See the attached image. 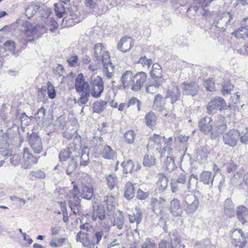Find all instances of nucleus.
Returning <instances> with one entry per match:
<instances>
[{
    "mask_svg": "<svg viewBox=\"0 0 248 248\" xmlns=\"http://www.w3.org/2000/svg\"><path fill=\"white\" fill-rule=\"evenodd\" d=\"M169 179L163 174L159 175V179L157 182V185L159 187L160 190L164 191L168 186Z\"/></svg>",
    "mask_w": 248,
    "mask_h": 248,
    "instance_id": "37998d69",
    "label": "nucleus"
},
{
    "mask_svg": "<svg viewBox=\"0 0 248 248\" xmlns=\"http://www.w3.org/2000/svg\"><path fill=\"white\" fill-rule=\"evenodd\" d=\"M94 55L96 60L101 61L104 67V73L108 78L113 76L114 66L110 60L108 52L106 51L101 43L96 44L94 47Z\"/></svg>",
    "mask_w": 248,
    "mask_h": 248,
    "instance_id": "f03ea898",
    "label": "nucleus"
},
{
    "mask_svg": "<svg viewBox=\"0 0 248 248\" xmlns=\"http://www.w3.org/2000/svg\"><path fill=\"white\" fill-rule=\"evenodd\" d=\"M181 97V93L177 84L171 82L167 89L166 98H170V103L173 104L179 100Z\"/></svg>",
    "mask_w": 248,
    "mask_h": 248,
    "instance_id": "9b49d317",
    "label": "nucleus"
},
{
    "mask_svg": "<svg viewBox=\"0 0 248 248\" xmlns=\"http://www.w3.org/2000/svg\"><path fill=\"white\" fill-rule=\"evenodd\" d=\"M164 163L166 169L169 172H171L177 167L174 158L171 156H167Z\"/></svg>",
    "mask_w": 248,
    "mask_h": 248,
    "instance_id": "a18cd8bd",
    "label": "nucleus"
},
{
    "mask_svg": "<svg viewBox=\"0 0 248 248\" xmlns=\"http://www.w3.org/2000/svg\"><path fill=\"white\" fill-rule=\"evenodd\" d=\"M199 203L198 197L193 193L186 194L183 198V207L187 215L194 213L198 209Z\"/></svg>",
    "mask_w": 248,
    "mask_h": 248,
    "instance_id": "20e7f679",
    "label": "nucleus"
},
{
    "mask_svg": "<svg viewBox=\"0 0 248 248\" xmlns=\"http://www.w3.org/2000/svg\"><path fill=\"white\" fill-rule=\"evenodd\" d=\"M121 165L123 168L124 172L126 174L132 173L135 167V164L131 160H128L126 161H124L122 163Z\"/></svg>",
    "mask_w": 248,
    "mask_h": 248,
    "instance_id": "49530a36",
    "label": "nucleus"
},
{
    "mask_svg": "<svg viewBox=\"0 0 248 248\" xmlns=\"http://www.w3.org/2000/svg\"><path fill=\"white\" fill-rule=\"evenodd\" d=\"M215 175L210 171H203L200 175L199 179L200 182L205 185H212Z\"/></svg>",
    "mask_w": 248,
    "mask_h": 248,
    "instance_id": "473e14b6",
    "label": "nucleus"
},
{
    "mask_svg": "<svg viewBox=\"0 0 248 248\" xmlns=\"http://www.w3.org/2000/svg\"><path fill=\"white\" fill-rule=\"evenodd\" d=\"M227 107L225 100L221 97H216L213 98L206 106V112L209 115H213L217 113V110L221 111Z\"/></svg>",
    "mask_w": 248,
    "mask_h": 248,
    "instance_id": "6e6552de",
    "label": "nucleus"
},
{
    "mask_svg": "<svg viewBox=\"0 0 248 248\" xmlns=\"http://www.w3.org/2000/svg\"><path fill=\"white\" fill-rule=\"evenodd\" d=\"M88 233L84 231H79L77 235L76 240L82 243L83 246L89 245L88 244Z\"/></svg>",
    "mask_w": 248,
    "mask_h": 248,
    "instance_id": "8fccbe9b",
    "label": "nucleus"
},
{
    "mask_svg": "<svg viewBox=\"0 0 248 248\" xmlns=\"http://www.w3.org/2000/svg\"><path fill=\"white\" fill-rule=\"evenodd\" d=\"M78 56L74 55L70 56L66 61L70 67H76L78 65Z\"/></svg>",
    "mask_w": 248,
    "mask_h": 248,
    "instance_id": "69168bd1",
    "label": "nucleus"
},
{
    "mask_svg": "<svg viewBox=\"0 0 248 248\" xmlns=\"http://www.w3.org/2000/svg\"><path fill=\"white\" fill-rule=\"evenodd\" d=\"M210 150L207 146H203L198 148L196 152V160L200 164L205 163L208 158Z\"/></svg>",
    "mask_w": 248,
    "mask_h": 248,
    "instance_id": "412c9836",
    "label": "nucleus"
},
{
    "mask_svg": "<svg viewBox=\"0 0 248 248\" xmlns=\"http://www.w3.org/2000/svg\"><path fill=\"white\" fill-rule=\"evenodd\" d=\"M170 238V248H185L184 245L180 244V238L178 236L177 232L174 231L169 234Z\"/></svg>",
    "mask_w": 248,
    "mask_h": 248,
    "instance_id": "2f4dec72",
    "label": "nucleus"
},
{
    "mask_svg": "<svg viewBox=\"0 0 248 248\" xmlns=\"http://www.w3.org/2000/svg\"><path fill=\"white\" fill-rule=\"evenodd\" d=\"M136 134L133 130H128L124 134L126 142L129 144H132L135 140Z\"/></svg>",
    "mask_w": 248,
    "mask_h": 248,
    "instance_id": "680f3d73",
    "label": "nucleus"
},
{
    "mask_svg": "<svg viewBox=\"0 0 248 248\" xmlns=\"http://www.w3.org/2000/svg\"><path fill=\"white\" fill-rule=\"evenodd\" d=\"M47 94L51 99H54L56 95V91L53 85L50 81L47 82Z\"/></svg>",
    "mask_w": 248,
    "mask_h": 248,
    "instance_id": "e2e57ef3",
    "label": "nucleus"
},
{
    "mask_svg": "<svg viewBox=\"0 0 248 248\" xmlns=\"http://www.w3.org/2000/svg\"><path fill=\"white\" fill-rule=\"evenodd\" d=\"M23 157L21 164L22 167L24 169H30L37 163L40 156H34L32 154H25Z\"/></svg>",
    "mask_w": 248,
    "mask_h": 248,
    "instance_id": "bb28decb",
    "label": "nucleus"
},
{
    "mask_svg": "<svg viewBox=\"0 0 248 248\" xmlns=\"http://www.w3.org/2000/svg\"><path fill=\"white\" fill-rule=\"evenodd\" d=\"M232 34L237 38H248V17L242 19L241 22V27L234 31Z\"/></svg>",
    "mask_w": 248,
    "mask_h": 248,
    "instance_id": "4be33fe9",
    "label": "nucleus"
},
{
    "mask_svg": "<svg viewBox=\"0 0 248 248\" xmlns=\"http://www.w3.org/2000/svg\"><path fill=\"white\" fill-rule=\"evenodd\" d=\"M104 202H105L108 210H112L115 206L116 201L114 196L108 195L104 198Z\"/></svg>",
    "mask_w": 248,
    "mask_h": 248,
    "instance_id": "09e8293b",
    "label": "nucleus"
},
{
    "mask_svg": "<svg viewBox=\"0 0 248 248\" xmlns=\"http://www.w3.org/2000/svg\"><path fill=\"white\" fill-rule=\"evenodd\" d=\"M212 122V118L207 116L201 118L198 122V127L200 130L205 135L211 134L213 128Z\"/></svg>",
    "mask_w": 248,
    "mask_h": 248,
    "instance_id": "f3484780",
    "label": "nucleus"
},
{
    "mask_svg": "<svg viewBox=\"0 0 248 248\" xmlns=\"http://www.w3.org/2000/svg\"><path fill=\"white\" fill-rule=\"evenodd\" d=\"M156 116L153 111H150L146 114L144 118L145 124L149 127H152L156 124Z\"/></svg>",
    "mask_w": 248,
    "mask_h": 248,
    "instance_id": "ea45409f",
    "label": "nucleus"
},
{
    "mask_svg": "<svg viewBox=\"0 0 248 248\" xmlns=\"http://www.w3.org/2000/svg\"><path fill=\"white\" fill-rule=\"evenodd\" d=\"M240 136V133L235 129H230L223 135V141L225 145L234 147Z\"/></svg>",
    "mask_w": 248,
    "mask_h": 248,
    "instance_id": "f8f14e48",
    "label": "nucleus"
},
{
    "mask_svg": "<svg viewBox=\"0 0 248 248\" xmlns=\"http://www.w3.org/2000/svg\"><path fill=\"white\" fill-rule=\"evenodd\" d=\"M106 179L109 189H113L118 183L117 177L115 175L109 174L106 176Z\"/></svg>",
    "mask_w": 248,
    "mask_h": 248,
    "instance_id": "de8ad7c7",
    "label": "nucleus"
},
{
    "mask_svg": "<svg viewBox=\"0 0 248 248\" xmlns=\"http://www.w3.org/2000/svg\"><path fill=\"white\" fill-rule=\"evenodd\" d=\"M103 158L107 159H113L115 157V152L110 146L105 145L101 152Z\"/></svg>",
    "mask_w": 248,
    "mask_h": 248,
    "instance_id": "4c0bfd02",
    "label": "nucleus"
},
{
    "mask_svg": "<svg viewBox=\"0 0 248 248\" xmlns=\"http://www.w3.org/2000/svg\"><path fill=\"white\" fill-rule=\"evenodd\" d=\"M204 85L207 91L212 92L216 90L214 80L212 79L205 80L204 82Z\"/></svg>",
    "mask_w": 248,
    "mask_h": 248,
    "instance_id": "338daca9",
    "label": "nucleus"
},
{
    "mask_svg": "<svg viewBox=\"0 0 248 248\" xmlns=\"http://www.w3.org/2000/svg\"><path fill=\"white\" fill-rule=\"evenodd\" d=\"M81 146L79 143L77 144L75 142L69 144L65 149H62L59 154V159L60 162H65L73 156L75 157L77 155H80L79 149Z\"/></svg>",
    "mask_w": 248,
    "mask_h": 248,
    "instance_id": "39448f33",
    "label": "nucleus"
},
{
    "mask_svg": "<svg viewBox=\"0 0 248 248\" xmlns=\"http://www.w3.org/2000/svg\"><path fill=\"white\" fill-rule=\"evenodd\" d=\"M235 215L238 220L245 224L248 222V208L244 206H239L236 208Z\"/></svg>",
    "mask_w": 248,
    "mask_h": 248,
    "instance_id": "c85d7f7f",
    "label": "nucleus"
},
{
    "mask_svg": "<svg viewBox=\"0 0 248 248\" xmlns=\"http://www.w3.org/2000/svg\"><path fill=\"white\" fill-rule=\"evenodd\" d=\"M163 139L164 140V141H165V146L163 148V149L161 151V156L162 157L163 156V155L166 153V152L167 153L168 155H170L172 152V148H171V146L172 145V137H169L167 140H165L166 138L165 137H163Z\"/></svg>",
    "mask_w": 248,
    "mask_h": 248,
    "instance_id": "79ce46f5",
    "label": "nucleus"
},
{
    "mask_svg": "<svg viewBox=\"0 0 248 248\" xmlns=\"http://www.w3.org/2000/svg\"><path fill=\"white\" fill-rule=\"evenodd\" d=\"M142 218V212L139 208H136V212L132 214L129 215V220L131 223H136L139 224Z\"/></svg>",
    "mask_w": 248,
    "mask_h": 248,
    "instance_id": "e433bc0d",
    "label": "nucleus"
},
{
    "mask_svg": "<svg viewBox=\"0 0 248 248\" xmlns=\"http://www.w3.org/2000/svg\"><path fill=\"white\" fill-rule=\"evenodd\" d=\"M103 234V232L102 231H96L93 233L91 241L93 243L94 245H99L102 238Z\"/></svg>",
    "mask_w": 248,
    "mask_h": 248,
    "instance_id": "5fc2aeb1",
    "label": "nucleus"
},
{
    "mask_svg": "<svg viewBox=\"0 0 248 248\" xmlns=\"http://www.w3.org/2000/svg\"><path fill=\"white\" fill-rule=\"evenodd\" d=\"M9 135L6 133L0 134V152L6 153L3 155L5 157L11 156L12 155V150L9 149V144L8 142Z\"/></svg>",
    "mask_w": 248,
    "mask_h": 248,
    "instance_id": "a211bd4d",
    "label": "nucleus"
},
{
    "mask_svg": "<svg viewBox=\"0 0 248 248\" xmlns=\"http://www.w3.org/2000/svg\"><path fill=\"white\" fill-rule=\"evenodd\" d=\"M235 21L234 14L230 12L216 11L213 13L211 31L219 34L233 27Z\"/></svg>",
    "mask_w": 248,
    "mask_h": 248,
    "instance_id": "f257e3e1",
    "label": "nucleus"
},
{
    "mask_svg": "<svg viewBox=\"0 0 248 248\" xmlns=\"http://www.w3.org/2000/svg\"><path fill=\"white\" fill-rule=\"evenodd\" d=\"M134 43L132 38L130 37L125 36L122 38L118 43L117 48L123 52L129 51L133 46Z\"/></svg>",
    "mask_w": 248,
    "mask_h": 248,
    "instance_id": "a878e982",
    "label": "nucleus"
},
{
    "mask_svg": "<svg viewBox=\"0 0 248 248\" xmlns=\"http://www.w3.org/2000/svg\"><path fill=\"white\" fill-rule=\"evenodd\" d=\"M170 185L171 192L175 193V195L179 194L182 191L184 190L185 187H186L184 185L178 183L172 179L171 180Z\"/></svg>",
    "mask_w": 248,
    "mask_h": 248,
    "instance_id": "a19ab883",
    "label": "nucleus"
},
{
    "mask_svg": "<svg viewBox=\"0 0 248 248\" xmlns=\"http://www.w3.org/2000/svg\"><path fill=\"white\" fill-rule=\"evenodd\" d=\"M240 141L244 144L248 143V128L245 129L240 133L239 137Z\"/></svg>",
    "mask_w": 248,
    "mask_h": 248,
    "instance_id": "774afa93",
    "label": "nucleus"
},
{
    "mask_svg": "<svg viewBox=\"0 0 248 248\" xmlns=\"http://www.w3.org/2000/svg\"><path fill=\"white\" fill-rule=\"evenodd\" d=\"M163 96L160 94L155 95L154 99L153 107L155 109L161 110L162 108Z\"/></svg>",
    "mask_w": 248,
    "mask_h": 248,
    "instance_id": "864d4df0",
    "label": "nucleus"
},
{
    "mask_svg": "<svg viewBox=\"0 0 248 248\" xmlns=\"http://www.w3.org/2000/svg\"><path fill=\"white\" fill-rule=\"evenodd\" d=\"M147 75L144 72H138L134 75L135 84H133L132 90L133 91H140L146 80Z\"/></svg>",
    "mask_w": 248,
    "mask_h": 248,
    "instance_id": "5701e85b",
    "label": "nucleus"
},
{
    "mask_svg": "<svg viewBox=\"0 0 248 248\" xmlns=\"http://www.w3.org/2000/svg\"><path fill=\"white\" fill-rule=\"evenodd\" d=\"M150 75L155 81L159 82L162 79L161 66L157 63L154 64L150 71Z\"/></svg>",
    "mask_w": 248,
    "mask_h": 248,
    "instance_id": "72a5a7b5",
    "label": "nucleus"
},
{
    "mask_svg": "<svg viewBox=\"0 0 248 248\" xmlns=\"http://www.w3.org/2000/svg\"><path fill=\"white\" fill-rule=\"evenodd\" d=\"M3 48L5 51H9L14 53L15 49V43L13 41L8 40L3 44Z\"/></svg>",
    "mask_w": 248,
    "mask_h": 248,
    "instance_id": "13d9d810",
    "label": "nucleus"
},
{
    "mask_svg": "<svg viewBox=\"0 0 248 248\" xmlns=\"http://www.w3.org/2000/svg\"><path fill=\"white\" fill-rule=\"evenodd\" d=\"M80 196L82 198L91 200L93 195V189L91 183V178L88 176L85 177L81 182Z\"/></svg>",
    "mask_w": 248,
    "mask_h": 248,
    "instance_id": "1a4fd4ad",
    "label": "nucleus"
},
{
    "mask_svg": "<svg viewBox=\"0 0 248 248\" xmlns=\"http://www.w3.org/2000/svg\"><path fill=\"white\" fill-rule=\"evenodd\" d=\"M124 222V220L123 216L119 215L118 216L115 217L113 225V226H116L119 230H121L123 227Z\"/></svg>",
    "mask_w": 248,
    "mask_h": 248,
    "instance_id": "bf43d9fd",
    "label": "nucleus"
},
{
    "mask_svg": "<svg viewBox=\"0 0 248 248\" xmlns=\"http://www.w3.org/2000/svg\"><path fill=\"white\" fill-rule=\"evenodd\" d=\"M227 128L226 124L223 122H218L215 124L214 126H213L212 130L210 135V138L212 140H215L217 138L220 134L225 132Z\"/></svg>",
    "mask_w": 248,
    "mask_h": 248,
    "instance_id": "b1692460",
    "label": "nucleus"
},
{
    "mask_svg": "<svg viewBox=\"0 0 248 248\" xmlns=\"http://www.w3.org/2000/svg\"><path fill=\"white\" fill-rule=\"evenodd\" d=\"M224 211L225 214L229 217H232L235 215L236 210L230 198L227 199L224 202Z\"/></svg>",
    "mask_w": 248,
    "mask_h": 248,
    "instance_id": "7c9ffc66",
    "label": "nucleus"
},
{
    "mask_svg": "<svg viewBox=\"0 0 248 248\" xmlns=\"http://www.w3.org/2000/svg\"><path fill=\"white\" fill-rule=\"evenodd\" d=\"M181 88L183 94L192 96H195L199 90V86L196 82H183L181 84Z\"/></svg>",
    "mask_w": 248,
    "mask_h": 248,
    "instance_id": "dca6fc26",
    "label": "nucleus"
},
{
    "mask_svg": "<svg viewBox=\"0 0 248 248\" xmlns=\"http://www.w3.org/2000/svg\"><path fill=\"white\" fill-rule=\"evenodd\" d=\"M80 155H77L75 157H72L66 162V173L70 175L76 170L78 167V162Z\"/></svg>",
    "mask_w": 248,
    "mask_h": 248,
    "instance_id": "c756f323",
    "label": "nucleus"
},
{
    "mask_svg": "<svg viewBox=\"0 0 248 248\" xmlns=\"http://www.w3.org/2000/svg\"><path fill=\"white\" fill-rule=\"evenodd\" d=\"M187 174L185 172H180L177 176V178H173L172 180L175 181L178 183L182 184L186 186L187 189H190L191 186L195 184L198 183V176L192 174L188 177L187 180Z\"/></svg>",
    "mask_w": 248,
    "mask_h": 248,
    "instance_id": "9d476101",
    "label": "nucleus"
},
{
    "mask_svg": "<svg viewBox=\"0 0 248 248\" xmlns=\"http://www.w3.org/2000/svg\"><path fill=\"white\" fill-rule=\"evenodd\" d=\"M20 31L25 36L37 39L46 32V29L44 25L34 26L29 21H25L22 24Z\"/></svg>",
    "mask_w": 248,
    "mask_h": 248,
    "instance_id": "7ed1b4c3",
    "label": "nucleus"
},
{
    "mask_svg": "<svg viewBox=\"0 0 248 248\" xmlns=\"http://www.w3.org/2000/svg\"><path fill=\"white\" fill-rule=\"evenodd\" d=\"M80 155V164L82 166H86L89 162V152L87 147H84L80 150L79 149Z\"/></svg>",
    "mask_w": 248,
    "mask_h": 248,
    "instance_id": "c9c22d12",
    "label": "nucleus"
},
{
    "mask_svg": "<svg viewBox=\"0 0 248 248\" xmlns=\"http://www.w3.org/2000/svg\"><path fill=\"white\" fill-rule=\"evenodd\" d=\"M108 104V102L103 100H100L96 102L93 104V112L98 113H102L106 108V106Z\"/></svg>",
    "mask_w": 248,
    "mask_h": 248,
    "instance_id": "c03bdc74",
    "label": "nucleus"
},
{
    "mask_svg": "<svg viewBox=\"0 0 248 248\" xmlns=\"http://www.w3.org/2000/svg\"><path fill=\"white\" fill-rule=\"evenodd\" d=\"M233 85L230 83L229 81L225 82L221 90L222 93L224 95L225 94H229L231 91L233 89Z\"/></svg>",
    "mask_w": 248,
    "mask_h": 248,
    "instance_id": "052dcab7",
    "label": "nucleus"
},
{
    "mask_svg": "<svg viewBox=\"0 0 248 248\" xmlns=\"http://www.w3.org/2000/svg\"><path fill=\"white\" fill-rule=\"evenodd\" d=\"M92 217L93 220L96 221L105 220L106 218V209L104 205L93 206Z\"/></svg>",
    "mask_w": 248,
    "mask_h": 248,
    "instance_id": "393cba45",
    "label": "nucleus"
},
{
    "mask_svg": "<svg viewBox=\"0 0 248 248\" xmlns=\"http://www.w3.org/2000/svg\"><path fill=\"white\" fill-rule=\"evenodd\" d=\"M78 189L76 186H74L73 189L69 191L68 195L69 200L67 204L71 211L76 215H79L81 208V200L78 196Z\"/></svg>",
    "mask_w": 248,
    "mask_h": 248,
    "instance_id": "423d86ee",
    "label": "nucleus"
},
{
    "mask_svg": "<svg viewBox=\"0 0 248 248\" xmlns=\"http://www.w3.org/2000/svg\"><path fill=\"white\" fill-rule=\"evenodd\" d=\"M232 243L239 248H244L246 244L245 234L239 229H236L232 233Z\"/></svg>",
    "mask_w": 248,
    "mask_h": 248,
    "instance_id": "4468645a",
    "label": "nucleus"
},
{
    "mask_svg": "<svg viewBox=\"0 0 248 248\" xmlns=\"http://www.w3.org/2000/svg\"><path fill=\"white\" fill-rule=\"evenodd\" d=\"M143 164L144 166L150 167L155 164V159L152 155H146L144 156Z\"/></svg>",
    "mask_w": 248,
    "mask_h": 248,
    "instance_id": "4d7b16f0",
    "label": "nucleus"
},
{
    "mask_svg": "<svg viewBox=\"0 0 248 248\" xmlns=\"http://www.w3.org/2000/svg\"><path fill=\"white\" fill-rule=\"evenodd\" d=\"M223 167L225 168L229 173H233L236 170V166L234 164L232 160H230L229 162L224 163Z\"/></svg>",
    "mask_w": 248,
    "mask_h": 248,
    "instance_id": "0e129e2a",
    "label": "nucleus"
},
{
    "mask_svg": "<svg viewBox=\"0 0 248 248\" xmlns=\"http://www.w3.org/2000/svg\"><path fill=\"white\" fill-rule=\"evenodd\" d=\"M137 63L141 64L143 67L149 69L153 62L151 59L147 58L146 56H143L140 58Z\"/></svg>",
    "mask_w": 248,
    "mask_h": 248,
    "instance_id": "3c124183",
    "label": "nucleus"
},
{
    "mask_svg": "<svg viewBox=\"0 0 248 248\" xmlns=\"http://www.w3.org/2000/svg\"><path fill=\"white\" fill-rule=\"evenodd\" d=\"M134 75L130 70L125 71L121 78V82L123 86V89L126 90L130 88L132 90L133 84Z\"/></svg>",
    "mask_w": 248,
    "mask_h": 248,
    "instance_id": "6ab92c4d",
    "label": "nucleus"
},
{
    "mask_svg": "<svg viewBox=\"0 0 248 248\" xmlns=\"http://www.w3.org/2000/svg\"><path fill=\"white\" fill-rule=\"evenodd\" d=\"M104 91V83L102 79L97 77L93 81L92 88L90 93L93 97L99 98Z\"/></svg>",
    "mask_w": 248,
    "mask_h": 248,
    "instance_id": "2eb2a0df",
    "label": "nucleus"
},
{
    "mask_svg": "<svg viewBox=\"0 0 248 248\" xmlns=\"http://www.w3.org/2000/svg\"><path fill=\"white\" fill-rule=\"evenodd\" d=\"M54 11L57 16L60 18L63 17L65 14L64 6L62 4H55Z\"/></svg>",
    "mask_w": 248,
    "mask_h": 248,
    "instance_id": "6e6d98bb",
    "label": "nucleus"
},
{
    "mask_svg": "<svg viewBox=\"0 0 248 248\" xmlns=\"http://www.w3.org/2000/svg\"><path fill=\"white\" fill-rule=\"evenodd\" d=\"M135 188L134 186L130 182H128L124 189V197L128 200H130L134 197Z\"/></svg>",
    "mask_w": 248,
    "mask_h": 248,
    "instance_id": "58836bf2",
    "label": "nucleus"
},
{
    "mask_svg": "<svg viewBox=\"0 0 248 248\" xmlns=\"http://www.w3.org/2000/svg\"><path fill=\"white\" fill-rule=\"evenodd\" d=\"M100 0H85V6L91 11H94L98 8Z\"/></svg>",
    "mask_w": 248,
    "mask_h": 248,
    "instance_id": "603ef678",
    "label": "nucleus"
},
{
    "mask_svg": "<svg viewBox=\"0 0 248 248\" xmlns=\"http://www.w3.org/2000/svg\"><path fill=\"white\" fill-rule=\"evenodd\" d=\"M170 211L174 217L181 216L183 213V207H181L180 202L177 199H173L170 202Z\"/></svg>",
    "mask_w": 248,
    "mask_h": 248,
    "instance_id": "cd10ccee",
    "label": "nucleus"
},
{
    "mask_svg": "<svg viewBox=\"0 0 248 248\" xmlns=\"http://www.w3.org/2000/svg\"><path fill=\"white\" fill-rule=\"evenodd\" d=\"M40 5L37 2H33L29 5L25 10V14L28 18H31L39 11Z\"/></svg>",
    "mask_w": 248,
    "mask_h": 248,
    "instance_id": "f704fd0d",
    "label": "nucleus"
},
{
    "mask_svg": "<svg viewBox=\"0 0 248 248\" xmlns=\"http://www.w3.org/2000/svg\"><path fill=\"white\" fill-rule=\"evenodd\" d=\"M165 203L166 200L163 198H152L150 201V206L153 212L157 215L161 212Z\"/></svg>",
    "mask_w": 248,
    "mask_h": 248,
    "instance_id": "aec40b11",
    "label": "nucleus"
},
{
    "mask_svg": "<svg viewBox=\"0 0 248 248\" xmlns=\"http://www.w3.org/2000/svg\"><path fill=\"white\" fill-rule=\"evenodd\" d=\"M28 140L32 150L36 154H40L43 150V145L40 138L34 132L28 137Z\"/></svg>",
    "mask_w": 248,
    "mask_h": 248,
    "instance_id": "ddd939ff",
    "label": "nucleus"
},
{
    "mask_svg": "<svg viewBox=\"0 0 248 248\" xmlns=\"http://www.w3.org/2000/svg\"><path fill=\"white\" fill-rule=\"evenodd\" d=\"M75 88L76 92L79 94L87 97H90V89L89 84L86 81L82 73H79L77 77Z\"/></svg>",
    "mask_w": 248,
    "mask_h": 248,
    "instance_id": "0eeeda50",
    "label": "nucleus"
}]
</instances>
